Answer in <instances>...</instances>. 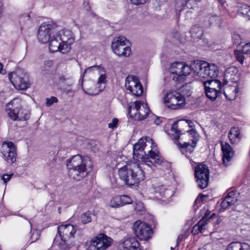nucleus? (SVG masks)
Masks as SVG:
<instances>
[{"label":"nucleus","mask_w":250,"mask_h":250,"mask_svg":"<svg viewBox=\"0 0 250 250\" xmlns=\"http://www.w3.org/2000/svg\"><path fill=\"white\" fill-rule=\"evenodd\" d=\"M133 155L143 162L127 164L118 169L119 178L128 187L137 186L145 179L146 167H156L163 162L156 144L149 137L142 138L134 145Z\"/></svg>","instance_id":"f257e3e1"},{"label":"nucleus","mask_w":250,"mask_h":250,"mask_svg":"<svg viewBox=\"0 0 250 250\" xmlns=\"http://www.w3.org/2000/svg\"><path fill=\"white\" fill-rule=\"evenodd\" d=\"M66 166L69 177L78 181L88 174L92 169V163L89 157L78 154L67 160Z\"/></svg>","instance_id":"f03ea898"},{"label":"nucleus","mask_w":250,"mask_h":250,"mask_svg":"<svg viewBox=\"0 0 250 250\" xmlns=\"http://www.w3.org/2000/svg\"><path fill=\"white\" fill-rule=\"evenodd\" d=\"M192 72L194 75L203 79L215 78L219 74L216 65L199 60L193 62Z\"/></svg>","instance_id":"7ed1b4c3"},{"label":"nucleus","mask_w":250,"mask_h":250,"mask_svg":"<svg viewBox=\"0 0 250 250\" xmlns=\"http://www.w3.org/2000/svg\"><path fill=\"white\" fill-rule=\"evenodd\" d=\"M76 232V229L71 224L60 225L58 228V235L56 236L55 241H57L60 240V241L58 244L60 248L63 250H66L69 248Z\"/></svg>","instance_id":"20e7f679"},{"label":"nucleus","mask_w":250,"mask_h":250,"mask_svg":"<svg viewBox=\"0 0 250 250\" xmlns=\"http://www.w3.org/2000/svg\"><path fill=\"white\" fill-rule=\"evenodd\" d=\"M6 108L9 117L13 121H25L29 118L30 114L21 109V101L18 99L12 100L6 104Z\"/></svg>","instance_id":"39448f33"},{"label":"nucleus","mask_w":250,"mask_h":250,"mask_svg":"<svg viewBox=\"0 0 250 250\" xmlns=\"http://www.w3.org/2000/svg\"><path fill=\"white\" fill-rule=\"evenodd\" d=\"M181 131L178 128V124L176 122H174L171 126V132L172 135L173 136L175 141L174 143L177 145L178 146L180 147L181 148H185L187 151H188L189 152H191L193 151L194 148L196 145V137L197 134L196 132V131L193 129H191L190 130L188 131V133L189 135H192V136L193 137V139L192 140V143L190 144L189 143L185 142L183 144L181 145V144L179 142L178 140L180 138V132Z\"/></svg>","instance_id":"423d86ee"},{"label":"nucleus","mask_w":250,"mask_h":250,"mask_svg":"<svg viewBox=\"0 0 250 250\" xmlns=\"http://www.w3.org/2000/svg\"><path fill=\"white\" fill-rule=\"evenodd\" d=\"M58 28L59 26L53 21L43 23L40 25L38 30V40L42 43L48 42L53 35L58 31Z\"/></svg>","instance_id":"0eeeda50"},{"label":"nucleus","mask_w":250,"mask_h":250,"mask_svg":"<svg viewBox=\"0 0 250 250\" xmlns=\"http://www.w3.org/2000/svg\"><path fill=\"white\" fill-rule=\"evenodd\" d=\"M128 112L130 117L137 120H143L147 117L150 109L146 104L136 101L129 105Z\"/></svg>","instance_id":"6e6552de"},{"label":"nucleus","mask_w":250,"mask_h":250,"mask_svg":"<svg viewBox=\"0 0 250 250\" xmlns=\"http://www.w3.org/2000/svg\"><path fill=\"white\" fill-rule=\"evenodd\" d=\"M9 78L16 89L25 90L30 86L28 75L22 70H17L11 73L9 75Z\"/></svg>","instance_id":"1a4fd4ad"},{"label":"nucleus","mask_w":250,"mask_h":250,"mask_svg":"<svg viewBox=\"0 0 250 250\" xmlns=\"http://www.w3.org/2000/svg\"><path fill=\"white\" fill-rule=\"evenodd\" d=\"M128 41L124 36H120L113 39L111 48L113 52L120 57H128L131 54V49L126 46Z\"/></svg>","instance_id":"9d476101"},{"label":"nucleus","mask_w":250,"mask_h":250,"mask_svg":"<svg viewBox=\"0 0 250 250\" xmlns=\"http://www.w3.org/2000/svg\"><path fill=\"white\" fill-rule=\"evenodd\" d=\"M209 169L205 165L200 164L195 167L194 174L198 187L204 189L207 187L209 180Z\"/></svg>","instance_id":"9b49d317"},{"label":"nucleus","mask_w":250,"mask_h":250,"mask_svg":"<svg viewBox=\"0 0 250 250\" xmlns=\"http://www.w3.org/2000/svg\"><path fill=\"white\" fill-rule=\"evenodd\" d=\"M164 100L168 108L175 109L185 103V98L177 91H171L167 93Z\"/></svg>","instance_id":"f8f14e48"},{"label":"nucleus","mask_w":250,"mask_h":250,"mask_svg":"<svg viewBox=\"0 0 250 250\" xmlns=\"http://www.w3.org/2000/svg\"><path fill=\"white\" fill-rule=\"evenodd\" d=\"M59 29L60 28L58 29L56 33L62 44V53H67L71 49V46L74 42V35L69 30H59Z\"/></svg>","instance_id":"ddd939ff"},{"label":"nucleus","mask_w":250,"mask_h":250,"mask_svg":"<svg viewBox=\"0 0 250 250\" xmlns=\"http://www.w3.org/2000/svg\"><path fill=\"white\" fill-rule=\"evenodd\" d=\"M133 229L135 235L142 240H148L152 233L149 226L140 221H137L133 224Z\"/></svg>","instance_id":"4468645a"},{"label":"nucleus","mask_w":250,"mask_h":250,"mask_svg":"<svg viewBox=\"0 0 250 250\" xmlns=\"http://www.w3.org/2000/svg\"><path fill=\"white\" fill-rule=\"evenodd\" d=\"M125 87L129 90L133 95L139 97L143 92V88L138 77L129 75L125 79Z\"/></svg>","instance_id":"2eb2a0df"},{"label":"nucleus","mask_w":250,"mask_h":250,"mask_svg":"<svg viewBox=\"0 0 250 250\" xmlns=\"http://www.w3.org/2000/svg\"><path fill=\"white\" fill-rule=\"evenodd\" d=\"M1 152L4 159L9 164H13L17 159L16 146L11 142H3L1 145Z\"/></svg>","instance_id":"dca6fc26"},{"label":"nucleus","mask_w":250,"mask_h":250,"mask_svg":"<svg viewBox=\"0 0 250 250\" xmlns=\"http://www.w3.org/2000/svg\"><path fill=\"white\" fill-rule=\"evenodd\" d=\"M112 242L113 240L111 238L101 233L92 241V245L94 247L95 250H105L111 245Z\"/></svg>","instance_id":"f3484780"},{"label":"nucleus","mask_w":250,"mask_h":250,"mask_svg":"<svg viewBox=\"0 0 250 250\" xmlns=\"http://www.w3.org/2000/svg\"><path fill=\"white\" fill-rule=\"evenodd\" d=\"M221 149L223 153V164L227 166L234 155V151L229 143L226 142L221 143Z\"/></svg>","instance_id":"a211bd4d"},{"label":"nucleus","mask_w":250,"mask_h":250,"mask_svg":"<svg viewBox=\"0 0 250 250\" xmlns=\"http://www.w3.org/2000/svg\"><path fill=\"white\" fill-rule=\"evenodd\" d=\"M191 0H176L175 11L177 16L191 14V8L189 9L187 5Z\"/></svg>","instance_id":"6ab92c4d"},{"label":"nucleus","mask_w":250,"mask_h":250,"mask_svg":"<svg viewBox=\"0 0 250 250\" xmlns=\"http://www.w3.org/2000/svg\"><path fill=\"white\" fill-rule=\"evenodd\" d=\"M120 248L123 250H140L138 241L134 237L128 238L125 240L120 245Z\"/></svg>","instance_id":"aec40b11"},{"label":"nucleus","mask_w":250,"mask_h":250,"mask_svg":"<svg viewBox=\"0 0 250 250\" xmlns=\"http://www.w3.org/2000/svg\"><path fill=\"white\" fill-rule=\"evenodd\" d=\"M62 42L59 39V37H57V34L56 33L49 41V49L52 52L57 51L62 52Z\"/></svg>","instance_id":"412c9836"},{"label":"nucleus","mask_w":250,"mask_h":250,"mask_svg":"<svg viewBox=\"0 0 250 250\" xmlns=\"http://www.w3.org/2000/svg\"><path fill=\"white\" fill-rule=\"evenodd\" d=\"M181 62H175L172 63L169 69V72L167 73V76L169 75L170 78L176 82L178 81V78L177 76H179V73L181 72Z\"/></svg>","instance_id":"4be33fe9"},{"label":"nucleus","mask_w":250,"mask_h":250,"mask_svg":"<svg viewBox=\"0 0 250 250\" xmlns=\"http://www.w3.org/2000/svg\"><path fill=\"white\" fill-rule=\"evenodd\" d=\"M228 137L231 144L238 143L241 138V131L238 127H232L228 133Z\"/></svg>","instance_id":"5701e85b"},{"label":"nucleus","mask_w":250,"mask_h":250,"mask_svg":"<svg viewBox=\"0 0 250 250\" xmlns=\"http://www.w3.org/2000/svg\"><path fill=\"white\" fill-rule=\"evenodd\" d=\"M204 88H208L210 90H217L222 91V85L221 82L217 79L208 80L203 82Z\"/></svg>","instance_id":"b1692460"},{"label":"nucleus","mask_w":250,"mask_h":250,"mask_svg":"<svg viewBox=\"0 0 250 250\" xmlns=\"http://www.w3.org/2000/svg\"><path fill=\"white\" fill-rule=\"evenodd\" d=\"M155 194L157 198H168L172 195L171 190L163 185L155 188Z\"/></svg>","instance_id":"393cba45"},{"label":"nucleus","mask_w":250,"mask_h":250,"mask_svg":"<svg viewBox=\"0 0 250 250\" xmlns=\"http://www.w3.org/2000/svg\"><path fill=\"white\" fill-rule=\"evenodd\" d=\"M208 220L202 219L200 220L197 224L193 227L192 232L194 234L199 232L204 233L207 229Z\"/></svg>","instance_id":"a878e982"},{"label":"nucleus","mask_w":250,"mask_h":250,"mask_svg":"<svg viewBox=\"0 0 250 250\" xmlns=\"http://www.w3.org/2000/svg\"><path fill=\"white\" fill-rule=\"evenodd\" d=\"M227 250H250V246L238 242H231L228 246Z\"/></svg>","instance_id":"bb28decb"},{"label":"nucleus","mask_w":250,"mask_h":250,"mask_svg":"<svg viewBox=\"0 0 250 250\" xmlns=\"http://www.w3.org/2000/svg\"><path fill=\"white\" fill-rule=\"evenodd\" d=\"M82 89L85 93L91 96H95L104 90V86H99L97 85L96 83L93 84L92 85L88 88L85 89L82 86Z\"/></svg>","instance_id":"cd10ccee"},{"label":"nucleus","mask_w":250,"mask_h":250,"mask_svg":"<svg viewBox=\"0 0 250 250\" xmlns=\"http://www.w3.org/2000/svg\"><path fill=\"white\" fill-rule=\"evenodd\" d=\"M100 70L97 73L99 75H100V77L98 79V82L96 83L97 85H99V86H104V89L105 87L106 84V74L105 73V71L103 67L100 68Z\"/></svg>","instance_id":"c85d7f7f"},{"label":"nucleus","mask_w":250,"mask_h":250,"mask_svg":"<svg viewBox=\"0 0 250 250\" xmlns=\"http://www.w3.org/2000/svg\"><path fill=\"white\" fill-rule=\"evenodd\" d=\"M180 67L181 72L179 73V76H187L192 71V63L189 65L184 62H181Z\"/></svg>","instance_id":"c756f323"},{"label":"nucleus","mask_w":250,"mask_h":250,"mask_svg":"<svg viewBox=\"0 0 250 250\" xmlns=\"http://www.w3.org/2000/svg\"><path fill=\"white\" fill-rule=\"evenodd\" d=\"M190 32L192 37L196 39H201L203 34L202 28L198 25L193 26Z\"/></svg>","instance_id":"7c9ffc66"},{"label":"nucleus","mask_w":250,"mask_h":250,"mask_svg":"<svg viewBox=\"0 0 250 250\" xmlns=\"http://www.w3.org/2000/svg\"><path fill=\"white\" fill-rule=\"evenodd\" d=\"M204 88L207 97L211 101L215 100L216 98L222 93L217 90H210L208 88Z\"/></svg>","instance_id":"2f4dec72"},{"label":"nucleus","mask_w":250,"mask_h":250,"mask_svg":"<svg viewBox=\"0 0 250 250\" xmlns=\"http://www.w3.org/2000/svg\"><path fill=\"white\" fill-rule=\"evenodd\" d=\"M236 202H234L229 197H225L221 204V209L224 211L229 207L234 205Z\"/></svg>","instance_id":"473e14b6"},{"label":"nucleus","mask_w":250,"mask_h":250,"mask_svg":"<svg viewBox=\"0 0 250 250\" xmlns=\"http://www.w3.org/2000/svg\"><path fill=\"white\" fill-rule=\"evenodd\" d=\"M121 198L120 196H116L112 198L110 203L109 206L111 208H116L122 206Z\"/></svg>","instance_id":"72a5a7b5"},{"label":"nucleus","mask_w":250,"mask_h":250,"mask_svg":"<svg viewBox=\"0 0 250 250\" xmlns=\"http://www.w3.org/2000/svg\"><path fill=\"white\" fill-rule=\"evenodd\" d=\"M237 14L242 16H250V6L242 5L238 9Z\"/></svg>","instance_id":"f704fd0d"},{"label":"nucleus","mask_w":250,"mask_h":250,"mask_svg":"<svg viewBox=\"0 0 250 250\" xmlns=\"http://www.w3.org/2000/svg\"><path fill=\"white\" fill-rule=\"evenodd\" d=\"M81 222L83 224H85L90 222L92 220V213L88 211L83 213L81 217Z\"/></svg>","instance_id":"c9c22d12"},{"label":"nucleus","mask_w":250,"mask_h":250,"mask_svg":"<svg viewBox=\"0 0 250 250\" xmlns=\"http://www.w3.org/2000/svg\"><path fill=\"white\" fill-rule=\"evenodd\" d=\"M236 72H237V69L236 68L233 67H229L226 70L225 76L227 79L229 78V80H234V78L231 77L232 76L231 73L235 74Z\"/></svg>","instance_id":"e433bc0d"},{"label":"nucleus","mask_w":250,"mask_h":250,"mask_svg":"<svg viewBox=\"0 0 250 250\" xmlns=\"http://www.w3.org/2000/svg\"><path fill=\"white\" fill-rule=\"evenodd\" d=\"M102 66L101 65H94L86 68L83 72V75L84 76L86 73H89L91 72H97L98 73L100 68H101Z\"/></svg>","instance_id":"4c0bfd02"},{"label":"nucleus","mask_w":250,"mask_h":250,"mask_svg":"<svg viewBox=\"0 0 250 250\" xmlns=\"http://www.w3.org/2000/svg\"><path fill=\"white\" fill-rule=\"evenodd\" d=\"M226 197H229L234 202H237L239 200L238 193L236 191H230Z\"/></svg>","instance_id":"58836bf2"},{"label":"nucleus","mask_w":250,"mask_h":250,"mask_svg":"<svg viewBox=\"0 0 250 250\" xmlns=\"http://www.w3.org/2000/svg\"><path fill=\"white\" fill-rule=\"evenodd\" d=\"M120 197L122 199L121 202L122 203V206L126 204H131L132 202V200H131V199L127 195H121L120 196Z\"/></svg>","instance_id":"ea45409f"},{"label":"nucleus","mask_w":250,"mask_h":250,"mask_svg":"<svg viewBox=\"0 0 250 250\" xmlns=\"http://www.w3.org/2000/svg\"><path fill=\"white\" fill-rule=\"evenodd\" d=\"M244 54L243 52H240L239 51H234V55L236 57L237 60L241 64H243L244 62V57L243 55Z\"/></svg>","instance_id":"a19ab883"},{"label":"nucleus","mask_w":250,"mask_h":250,"mask_svg":"<svg viewBox=\"0 0 250 250\" xmlns=\"http://www.w3.org/2000/svg\"><path fill=\"white\" fill-rule=\"evenodd\" d=\"M58 102V99L54 96H52L50 98L46 99V105L48 107L51 106L54 103H56Z\"/></svg>","instance_id":"79ce46f5"},{"label":"nucleus","mask_w":250,"mask_h":250,"mask_svg":"<svg viewBox=\"0 0 250 250\" xmlns=\"http://www.w3.org/2000/svg\"><path fill=\"white\" fill-rule=\"evenodd\" d=\"M232 41L233 43L236 45H239L241 43V38L240 36L238 34L234 33L233 34L232 37Z\"/></svg>","instance_id":"37998d69"},{"label":"nucleus","mask_w":250,"mask_h":250,"mask_svg":"<svg viewBox=\"0 0 250 250\" xmlns=\"http://www.w3.org/2000/svg\"><path fill=\"white\" fill-rule=\"evenodd\" d=\"M118 123V119L114 118L112 119L111 123H108V126L109 128L112 129L116 128Z\"/></svg>","instance_id":"c03bdc74"},{"label":"nucleus","mask_w":250,"mask_h":250,"mask_svg":"<svg viewBox=\"0 0 250 250\" xmlns=\"http://www.w3.org/2000/svg\"><path fill=\"white\" fill-rule=\"evenodd\" d=\"M40 234L37 231H33L32 235L30 237L31 243L35 242L37 240L40 236Z\"/></svg>","instance_id":"a18cd8bd"},{"label":"nucleus","mask_w":250,"mask_h":250,"mask_svg":"<svg viewBox=\"0 0 250 250\" xmlns=\"http://www.w3.org/2000/svg\"><path fill=\"white\" fill-rule=\"evenodd\" d=\"M58 83L59 84H62L67 83L68 79L66 78L64 75H59L58 77Z\"/></svg>","instance_id":"49530a36"},{"label":"nucleus","mask_w":250,"mask_h":250,"mask_svg":"<svg viewBox=\"0 0 250 250\" xmlns=\"http://www.w3.org/2000/svg\"><path fill=\"white\" fill-rule=\"evenodd\" d=\"M242 51L244 54L250 53V43H246L243 46Z\"/></svg>","instance_id":"de8ad7c7"},{"label":"nucleus","mask_w":250,"mask_h":250,"mask_svg":"<svg viewBox=\"0 0 250 250\" xmlns=\"http://www.w3.org/2000/svg\"><path fill=\"white\" fill-rule=\"evenodd\" d=\"M132 3L135 5L144 4L146 2L147 0H130Z\"/></svg>","instance_id":"09e8293b"},{"label":"nucleus","mask_w":250,"mask_h":250,"mask_svg":"<svg viewBox=\"0 0 250 250\" xmlns=\"http://www.w3.org/2000/svg\"><path fill=\"white\" fill-rule=\"evenodd\" d=\"M182 92L183 93V94L184 95V96H186L187 97L190 96V89L189 88H188L187 87H183L182 89Z\"/></svg>","instance_id":"8fccbe9b"},{"label":"nucleus","mask_w":250,"mask_h":250,"mask_svg":"<svg viewBox=\"0 0 250 250\" xmlns=\"http://www.w3.org/2000/svg\"><path fill=\"white\" fill-rule=\"evenodd\" d=\"M13 174H4L2 178V179L3 180L4 183L6 184L8 181H9L11 177L13 176Z\"/></svg>","instance_id":"3c124183"},{"label":"nucleus","mask_w":250,"mask_h":250,"mask_svg":"<svg viewBox=\"0 0 250 250\" xmlns=\"http://www.w3.org/2000/svg\"><path fill=\"white\" fill-rule=\"evenodd\" d=\"M234 91H235V93L234 95H231V96L228 95L226 94V91H224V95H225L226 98L227 99H228V100H232L234 99L235 98V97H236L235 94L237 92V91H236V88H235V89H234Z\"/></svg>","instance_id":"603ef678"},{"label":"nucleus","mask_w":250,"mask_h":250,"mask_svg":"<svg viewBox=\"0 0 250 250\" xmlns=\"http://www.w3.org/2000/svg\"><path fill=\"white\" fill-rule=\"evenodd\" d=\"M152 119L154 120L153 123L156 125H158L161 123V120L159 117H156L155 115H152Z\"/></svg>","instance_id":"864d4df0"},{"label":"nucleus","mask_w":250,"mask_h":250,"mask_svg":"<svg viewBox=\"0 0 250 250\" xmlns=\"http://www.w3.org/2000/svg\"><path fill=\"white\" fill-rule=\"evenodd\" d=\"M201 1V0H191L188 4L189 5H195L198 4L199 2Z\"/></svg>","instance_id":"5fc2aeb1"},{"label":"nucleus","mask_w":250,"mask_h":250,"mask_svg":"<svg viewBox=\"0 0 250 250\" xmlns=\"http://www.w3.org/2000/svg\"><path fill=\"white\" fill-rule=\"evenodd\" d=\"M217 17H214V16H212V17H210V18H209V21H219L218 19H217L216 18H217Z\"/></svg>","instance_id":"6e6d98bb"},{"label":"nucleus","mask_w":250,"mask_h":250,"mask_svg":"<svg viewBox=\"0 0 250 250\" xmlns=\"http://www.w3.org/2000/svg\"><path fill=\"white\" fill-rule=\"evenodd\" d=\"M64 91L66 93V94H70V93H72L73 94V91H72V89H64Z\"/></svg>","instance_id":"4d7b16f0"},{"label":"nucleus","mask_w":250,"mask_h":250,"mask_svg":"<svg viewBox=\"0 0 250 250\" xmlns=\"http://www.w3.org/2000/svg\"><path fill=\"white\" fill-rule=\"evenodd\" d=\"M2 69H3V64L1 63H0V73L1 72Z\"/></svg>","instance_id":"13d9d810"},{"label":"nucleus","mask_w":250,"mask_h":250,"mask_svg":"<svg viewBox=\"0 0 250 250\" xmlns=\"http://www.w3.org/2000/svg\"><path fill=\"white\" fill-rule=\"evenodd\" d=\"M215 24L218 25L219 26H220V24L218 23V22H217L216 23H215Z\"/></svg>","instance_id":"bf43d9fd"},{"label":"nucleus","mask_w":250,"mask_h":250,"mask_svg":"<svg viewBox=\"0 0 250 250\" xmlns=\"http://www.w3.org/2000/svg\"><path fill=\"white\" fill-rule=\"evenodd\" d=\"M67 83L68 84V85L69 86H70L71 85V83Z\"/></svg>","instance_id":"052dcab7"},{"label":"nucleus","mask_w":250,"mask_h":250,"mask_svg":"<svg viewBox=\"0 0 250 250\" xmlns=\"http://www.w3.org/2000/svg\"><path fill=\"white\" fill-rule=\"evenodd\" d=\"M152 170H153V169L151 168V170H148V171H149V172H151L152 171Z\"/></svg>","instance_id":"680f3d73"},{"label":"nucleus","mask_w":250,"mask_h":250,"mask_svg":"<svg viewBox=\"0 0 250 250\" xmlns=\"http://www.w3.org/2000/svg\"><path fill=\"white\" fill-rule=\"evenodd\" d=\"M249 21H250V17L248 19Z\"/></svg>","instance_id":"e2e57ef3"}]
</instances>
